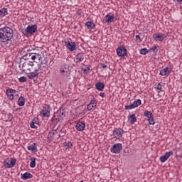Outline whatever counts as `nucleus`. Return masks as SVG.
Instances as JSON below:
<instances>
[{
	"label": "nucleus",
	"instance_id": "f257e3e1",
	"mask_svg": "<svg viewBox=\"0 0 182 182\" xmlns=\"http://www.w3.org/2000/svg\"><path fill=\"white\" fill-rule=\"evenodd\" d=\"M21 55H23L22 59H24L25 60H36V59L41 60V59H42V55L36 53H32V50L28 49L27 47L21 49Z\"/></svg>",
	"mask_w": 182,
	"mask_h": 182
},
{
	"label": "nucleus",
	"instance_id": "f03ea898",
	"mask_svg": "<svg viewBox=\"0 0 182 182\" xmlns=\"http://www.w3.org/2000/svg\"><path fill=\"white\" fill-rule=\"evenodd\" d=\"M14 38V30L9 27L5 26L0 28V42H8Z\"/></svg>",
	"mask_w": 182,
	"mask_h": 182
},
{
	"label": "nucleus",
	"instance_id": "7ed1b4c3",
	"mask_svg": "<svg viewBox=\"0 0 182 182\" xmlns=\"http://www.w3.org/2000/svg\"><path fill=\"white\" fill-rule=\"evenodd\" d=\"M65 117H66V109L62 107L54 113V115L51 119L52 125L56 126L59 122H63Z\"/></svg>",
	"mask_w": 182,
	"mask_h": 182
},
{
	"label": "nucleus",
	"instance_id": "20e7f679",
	"mask_svg": "<svg viewBox=\"0 0 182 182\" xmlns=\"http://www.w3.org/2000/svg\"><path fill=\"white\" fill-rule=\"evenodd\" d=\"M36 31H38L37 25H28L26 28L21 29V33L24 36H29V35H33Z\"/></svg>",
	"mask_w": 182,
	"mask_h": 182
},
{
	"label": "nucleus",
	"instance_id": "39448f33",
	"mask_svg": "<svg viewBox=\"0 0 182 182\" xmlns=\"http://www.w3.org/2000/svg\"><path fill=\"white\" fill-rule=\"evenodd\" d=\"M43 68L45 66H35L33 72L27 73L29 79H35V77H38L39 76V73H43Z\"/></svg>",
	"mask_w": 182,
	"mask_h": 182
},
{
	"label": "nucleus",
	"instance_id": "423d86ee",
	"mask_svg": "<svg viewBox=\"0 0 182 182\" xmlns=\"http://www.w3.org/2000/svg\"><path fill=\"white\" fill-rule=\"evenodd\" d=\"M4 167L6 168H12V167L15 166V164H16V160L15 159L12 158H7L4 161Z\"/></svg>",
	"mask_w": 182,
	"mask_h": 182
},
{
	"label": "nucleus",
	"instance_id": "0eeeda50",
	"mask_svg": "<svg viewBox=\"0 0 182 182\" xmlns=\"http://www.w3.org/2000/svg\"><path fill=\"white\" fill-rule=\"evenodd\" d=\"M64 46H66L70 52H73V50H76V49H77L76 43L69 41H64Z\"/></svg>",
	"mask_w": 182,
	"mask_h": 182
},
{
	"label": "nucleus",
	"instance_id": "6e6552de",
	"mask_svg": "<svg viewBox=\"0 0 182 182\" xmlns=\"http://www.w3.org/2000/svg\"><path fill=\"white\" fill-rule=\"evenodd\" d=\"M124 132L121 128H115L113 130L112 136L114 139H120L123 136Z\"/></svg>",
	"mask_w": 182,
	"mask_h": 182
},
{
	"label": "nucleus",
	"instance_id": "1a4fd4ad",
	"mask_svg": "<svg viewBox=\"0 0 182 182\" xmlns=\"http://www.w3.org/2000/svg\"><path fill=\"white\" fill-rule=\"evenodd\" d=\"M122 149H123V146H122V144H115L111 148V152L114 153V154H119V153L122 151Z\"/></svg>",
	"mask_w": 182,
	"mask_h": 182
},
{
	"label": "nucleus",
	"instance_id": "9d476101",
	"mask_svg": "<svg viewBox=\"0 0 182 182\" xmlns=\"http://www.w3.org/2000/svg\"><path fill=\"white\" fill-rule=\"evenodd\" d=\"M40 116L42 117H49L50 116V108L48 106L43 107L40 112Z\"/></svg>",
	"mask_w": 182,
	"mask_h": 182
},
{
	"label": "nucleus",
	"instance_id": "9b49d317",
	"mask_svg": "<svg viewBox=\"0 0 182 182\" xmlns=\"http://www.w3.org/2000/svg\"><path fill=\"white\" fill-rule=\"evenodd\" d=\"M171 156H173V151L166 152L164 155L159 158L161 163H166V161L170 159Z\"/></svg>",
	"mask_w": 182,
	"mask_h": 182
},
{
	"label": "nucleus",
	"instance_id": "f8f14e48",
	"mask_svg": "<svg viewBox=\"0 0 182 182\" xmlns=\"http://www.w3.org/2000/svg\"><path fill=\"white\" fill-rule=\"evenodd\" d=\"M117 53L118 56H126V55H127V50H126V48L120 46L119 48H117Z\"/></svg>",
	"mask_w": 182,
	"mask_h": 182
},
{
	"label": "nucleus",
	"instance_id": "ddd939ff",
	"mask_svg": "<svg viewBox=\"0 0 182 182\" xmlns=\"http://www.w3.org/2000/svg\"><path fill=\"white\" fill-rule=\"evenodd\" d=\"M68 65H64L61 67L60 72V73H63V76H65L66 77H68V76H70V71L68 68H66Z\"/></svg>",
	"mask_w": 182,
	"mask_h": 182
},
{
	"label": "nucleus",
	"instance_id": "4468645a",
	"mask_svg": "<svg viewBox=\"0 0 182 182\" xmlns=\"http://www.w3.org/2000/svg\"><path fill=\"white\" fill-rule=\"evenodd\" d=\"M15 93H16V90L12 88H9L6 91V96L10 100H14V95Z\"/></svg>",
	"mask_w": 182,
	"mask_h": 182
},
{
	"label": "nucleus",
	"instance_id": "2eb2a0df",
	"mask_svg": "<svg viewBox=\"0 0 182 182\" xmlns=\"http://www.w3.org/2000/svg\"><path fill=\"white\" fill-rule=\"evenodd\" d=\"M19 68L22 72H25V73H29L31 72V68L28 63H24L21 65H19Z\"/></svg>",
	"mask_w": 182,
	"mask_h": 182
},
{
	"label": "nucleus",
	"instance_id": "dca6fc26",
	"mask_svg": "<svg viewBox=\"0 0 182 182\" xmlns=\"http://www.w3.org/2000/svg\"><path fill=\"white\" fill-rule=\"evenodd\" d=\"M75 127L78 132H83V130H85V127H86V124L85 122H78Z\"/></svg>",
	"mask_w": 182,
	"mask_h": 182
},
{
	"label": "nucleus",
	"instance_id": "f3484780",
	"mask_svg": "<svg viewBox=\"0 0 182 182\" xmlns=\"http://www.w3.org/2000/svg\"><path fill=\"white\" fill-rule=\"evenodd\" d=\"M84 60L85 55L82 53L77 54L74 58V61L75 62V63H80L81 62H84Z\"/></svg>",
	"mask_w": 182,
	"mask_h": 182
},
{
	"label": "nucleus",
	"instance_id": "a211bd4d",
	"mask_svg": "<svg viewBox=\"0 0 182 182\" xmlns=\"http://www.w3.org/2000/svg\"><path fill=\"white\" fill-rule=\"evenodd\" d=\"M171 72V68L166 67L160 70L159 75H161V76H168Z\"/></svg>",
	"mask_w": 182,
	"mask_h": 182
},
{
	"label": "nucleus",
	"instance_id": "6ab92c4d",
	"mask_svg": "<svg viewBox=\"0 0 182 182\" xmlns=\"http://www.w3.org/2000/svg\"><path fill=\"white\" fill-rule=\"evenodd\" d=\"M153 38H154V41H159V42H163L166 37H164V35H163V34L154 33L153 35Z\"/></svg>",
	"mask_w": 182,
	"mask_h": 182
},
{
	"label": "nucleus",
	"instance_id": "aec40b11",
	"mask_svg": "<svg viewBox=\"0 0 182 182\" xmlns=\"http://www.w3.org/2000/svg\"><path fill=\"white\" fill-rule=\"evenodd\" d=\"M39 62L40 63H38V64H37V66H44V68H43V72H45V70H46V68L48 67V60L46 59V58H45L44 60H43V61H42V59H41L40 60H39Z\"/></svg>",
	"mask_w": 182,
	"mask_h": 182
},
{
	"label": "nucleus",
	"instance_id": "412c9836",
	"mask_svg": "<svg viewBox=\"0 0 182 182\" xmlns=\"http://www.w3.org/2000/svg\"><path fill=\"white\" fill-rule=\"evenodd\" d=\"M105 21L106 23H112V22H113V21H114V14H112V15H106L105 16Z\"/></svg>",
	"mask_w": 182,
	"mask_h": 182
},
{
	"label": "nucleus",
	"instance_id": "4be33fe9",
	"mask_svg": "<svg viewBox=\"0 0 182 182\" xmlns=\"http://www.w3.org/2000/svg\"><path fill=\"white\" fill-rule=\"evenodd\" d=\"M137 120V118L136 117V114H132L128 117V122L131 124H134Z\"/></svg>",
	"mask_w": 182,
	"mask_h": 182
},
{
	"label": "nucleus",
	"instance_id": "5701e85b",
	"mask_svg": "<svg viewBox=\"0 0 182 182\" xmlns=\"http://www.w3.org/2000/svg\"><path fill=\"white\" fill-rule=\"evenodd\" d=\"M28 150L32 151V153H36L38 151V147H36V143H33L27 147Z\"/></svg>",
	"mask_w": 182,
	"mask_h": 182
},
{
	"label": "nucleus",
	"instance_id": "b1692460",
	"mask_svg": "<svg viewBox=\"0 0 182 182\" xmlns=\"http://www.w3.org/2000/svg\"><path fill=\"white\" fill-rule=\"evenodd\" d=\"M95 87L99 92H102L105 89V84L103 82H98L95 84Z\"/></svg>",
	"mask_w": 182,
	"mask_h": 182
},
{
	"label": "nucleus",
	"instance_id": "393cba45",
	"mask_svg": "<svg viewBox=\"0 0 182 182\" xmlns=\"http://www.w3.org/2000/svg\"><path fill=\"white\" fill-rule=\"evenodd\" d=\"M32 177H33V176L29 172H26L23 174L21 173L22 180H28L29 178H32Z\"/></svg>",
	"mask_w": 182,
	"mask_h": 182
},
{
	"label": "nucleus",
	"instance_id": "a878e982",
	"mask_svg": "<svg viewBox=\"0 0 182 182\" xmlns=\"http://www.w3.org/2000/svg\"><path fill=\"white\" fill-rule=\"evenodd\" d=\"M25 97L21 96L18 100V105L22 107V106H25Z\"/></svg>",
	"mask_w": 182,
	"mask_h": 182
},
{
	"label": "nucleus",
	"instance_id": "bb28decb",
	"mask_svg": "<svg viewBox=\"0 0 182 182\" xmlns=\"http://www.w3.org/2000/svg\"><path fill=\"white\" fill-rule=\"evenodd\" d=\"M8 15V9L3 8L0 9V16L4 18V16Z\"/></svg>",
	"mask_w": 182,
	"mask_h": 182
},
{
	"label": "nucleus",
	"instance_id": "cd10ccee",
	"mask_svg": "<svg viewBox=\"0 0 182 182\" xmlns=\"http://www.w3.org/2000/svg\"><path fill=\"white\" fill-rule=\"evenodd\" d=\"M36 166V158L35 157L31 158V164H30L31 168H35Z\"/></svg>",
	"mask_w": 182,
	"mask_h": 182
},
{
	"label": "nucleus",
	"instance_id": "c85d7f7f",
	"mask_svg": "<svg viewBox=\"0 0 182 182\" xmlns=\"http://www.w3.org/2000/svg\"><path fill=\"white\" fill-rule=\"evenodd\" d=\"M85 26H87L88 29H94L95 25L92 21H87L85 23Z\"/></svg>",
	"mask_w": 182,
	"mask_h": 182
},
{
	"label": "nucleus",
	"instance_id": "c756f323",
	"mask_svg": "<svg viewBox=\"0 0 182 182\" xmlns=\"http://www.w3.org/2000/svg\"><path fill=\"white\" fill-rule=\"evenodd\" d=\"M144 116L147 117V119H151L153 117V114L150 111H145L144 112Z\"/></svg>",
	"mask_w": 182,
	"mask_h": 182
},
{
	"label": "nucleus",
	"instance_id": "7c9ffc66",
	"mask_svg": "<svg viewBox=\"0 0 182 182\" xmlns=\"http://www.w3.org/2000/svg\"><path fill=\"white\" fill-rule=\"evenodd\" d=\"M132 104L134 105V107H138V106H140V105H141V100H137L136 101H134Z\"/></svg>",
	"mask_w": 182,
	"mask_h": 182
},
{
	"label": "nucleus",
	"instance_id": "2f4dec72",
	"mask_svg": "<svg viewBox=\"0 0 182 182\" xmlns=\"http://www.w3.org/2000/svg\"><path fill=\"white\" fill-rule=\"evenodd\" d=\"M66 135V129H62L60 131V134H58L59 137H64Z\"/></svg>",
	"mask_w": 182,
	"mask_h": 182
},
{
	"label": "nucleus",
	"instance_id": "473e14b6",
	"mask_svg": "<svg viewBox=\"0 0 182 182\" xmlns=\"http://www.w3.org/2000/svg\"><path fill=\"white\" fill-rule=\"evenodd\" d=\"M72 146L73 144H72V142L70 141H68L64 144V147H65V149H71Z\"/></svg>",
	"mask_w": 182,
	"mask_h": 182
},
{
	"label": "nucleus",
	"instance_id": "72a5a7b5",
	"mask_svg": "<svg viewBox=\"0 0 182 182\" xmlns=\"http://www.w3.org/2000/svg\"><path fill=\"white\" fill-rule=\"evenodd\" d=\"M56 133H57L56 129H53V130H51V131L49 132L48 136H49L50 138H52V137H53V136H55V134H56Z\"/></svg>",
	"mask_w": 182,
	"mask_h": 182
},
{
	"label": "nucleus",
	"instance_id": "f704fd0d",
	"mask_svg": "<svg viewBox=\"0 0 182 182\" xmlns=\"http://www.w3.org/2000/svg\"><path fill=\"white\" fill-rule=\"evenodd\" d=\"M141 55H146V53H149V50L147 48H142L140 50Z\"/></svg>",
	"mask_w": 182,
	"mask_h": 182
},
{
	"label": "nucleus",
	"instance_id": "c9c22d12",
	"mask_svg": "<svg viewBox=\"0 0 182 182\" xmlns=\"http://www.w3.org/2000/svg\"><path fill=\"white\" fill-rule=\"evenodd\" d=\"M134 108H136V107H134L133 103L129 105L125 106L126 110H132V109H134Z\"/></svg>",
	"mask_w": 182,
	"mask_h": 182
},
{
	"label": "nucleus",
	"instance_id": "e433bc0d",
	"mask_svg": "<svg viewBox=\"0 0 182 182\" xmlns=\"http://www.w3.org/2000/svg\"><path fill=\"white\" fill-rule=\"evenodd\" d=\"M149 124H155L156 122H154V117L148 118Z\"/></svg>",
	"mask_w": 182,
	"mask_h": 182
},
{
	"label": "nucleus",
	"instance_id": "4c0bfd02",
	"mask_svg": "<svg viewBox=\"0 0 182 182\" xmlns=\"http://www.w3.org/2000/svg\"><path fill=\"white\" fill-rule=\"evenodd\" d=\"M151 51L157 53V52H159V50L157 49V46H154V47L151 48L149 49V52H151Z\"/></svg>",
	"mask_w": 182,
	"mask_h": 182
},
{
	"label": "nucleus",
	"instance_id": "58836bf2",
	"mask_svg": "<svg viewBox=\"0 0 182 182\" xmlns=\"http://www.w3.org/2000/svg\"><path fill=\"white\" fill-rule=\"evenodd\" d=\"M28 65L32 69H34L35 66H38V64L36 65L32 61H29V63H28Z\"/></svg>",
	"mask_w": 182,
	"mask_h": 182
},
{
	"label": "nucleus",
	"instance_id": "ea45409f",
	"mask_svg": "<svg viewBox=\"0 0 182 182\" xmlns=\"http://www.w3.org/2000/svg\"><path fill=\"white\" fill-rule=\"evenodd\" d=\"M18 81L21 82V83H25V82H26V77H21L18 78Z\"/></svg>",
	"mask_w": 182,
	"mask_h": 182
},
{
	"label": "nucleus",
	"instance_id": "a19ab883",
	"mask_svg": "<svg viewBox=\"0 0 182 182\" xmlns=\"http://www.w3.org/2000/svg\"><path fill=\"white\" fill-rule=\"evenodd\" d=\"M90 105H92L94 107H96V105H97V100H92Z\"/></svg>",
	"mask_w": 182,
	"mask_h": 182
},
{
	"label": "nucleus",
	"instance_id": "79ce46f5",
	"mask_svg": "<svg viewBox=\"0 0 182 182\" xmlns=\"http://www.w3.org/2000/svg\"><path fill=\"white\" fill-rule=\"evenodd\" d=\"M93 107H95L92 106V104H89V105L87 106V110H92V109H93Z\"/></svg>",
	"mask_w": 182,
	"mask_h": 182
},
{
	"label": "nucleus",
	"instance_id": "37998d69",
	"mask_svg": "<svg viewBox=\"0 0 182 182\" xmlns=\"http://www.w3.org/2000/svg\"><path fill=\"white\" fill-rule=\"evenodd\" d=\"M30 127H31V129H36V125H35V122H31L30 124Z\"/></svg>",
	"mask_w": 182,
	"mask_h": 182
},
{
	"label": "nucleus",
	"instance_id": "c03bdc74",
	"mask_svg": "<svg viewBox=\"0 0 182 182\" xmlns=\"http://www.w3.org/2000/svg\"><path fill=\"white\" fill-rule=\"evenodd\" d=\"M156 89H158L159 90H161V84L159 83L156 86Z\"/></svg>",
	"mask_w": 182,
	"mask_h": 182
},
{
	"label": "nucleus",
	"instance_id": "a18cd8bd",
	"mask_svg": "<svg viewBox=\"0 0 182 182\" xmlns=\"http://www.w3.org/2000/svg\"><path fill=\"white\" fill-rule=\"evenodd\" d=\"M136 41H139V42H141V39L140 38V36L136 35Z\"/></svg>",
	"mask_w": 182,
	"mask_h": 182
},
{
	"label": "nucleus",
	"instance_id": "49530a36",
	"mask_svg": "<svg viewBox=\"0 0 182 182\" xmlns=\"http://www.w3.org/2000/svg\"><path fill=\"white\" fill-rule=\"evenodd\" d=\"M101 66H102V68L103 69H106V68H107V65H106V64H105V63H102V64H101Z\"/></svg>",
	"mask_w": 182,
	"mask_h": 182
},
{
	"label": "nucleus",
	"instance_id": "de8ad7c7",
	"mask_svg": "<svg viewBox=\"0 0 182 182\" xmlns=\"http://www.w3.org/2000/svg\"><path fill=\"white\" fill-rule=\"evenodd\" d=\"M100 96H101V97H105V96H106V94L105 92H100Z\"/></svg>",
	"mask_w": 182,
	"mask_h": 182
},
{
	"label": "nucleus",
	"instance_id": "09e8293b",
	"mask_svg": "<svg viewBox=\"0 0 182 182\" xmlns=\"http://www.w3.org/2000/svg\"><path fill=\"white\" fill-rule=\"evenodd\" d=\"M177 1V2H178L179 4H181V2H182V0H176Z\"/></svg>",
	"mask_w": 182,
	"mask_h": 182
},
{
	"label": "nucleus",
	"instance_id": "8fccbe9b",
	"mask_svg": "<svg viewBox=\"0 0 182 182\" xmlns=\"http://www.w3.org/2000/svg\"><path fill=\"white\" fill-rule=\"evenodd\" d=\"M9 118L11 119V120H12V114H9Z\"/></svg>",
	"mask_w": 182,
	"mask_h": 182
},
{
	"label": "nucleus",
	"instance_id": "3c124183",
	"mask_svg": "<svg viewBox=\"0 0 182 182\" xmlns=\"http://www.w3.org/2000/svg\"><path fill=\"white\" fill-rule=\"evenodd\" d=\"M87 70H91L90 68L87 67Z\"/></svg>",
	"mask_w": 182,
	"mask_h": 182
},
{
	"label": "nucleus",
	"instance_id": "603ef678",
	"mask_svg": "<svg viewBox=\"0 0 182 182\" xmlns=\"http://www.w3.org/2000/svg\"><path fill=\"white\" fill-rule=\"evenodd\" d=\"M127 153H129V150H127Z\"/></svg>",
	"mask_w": 182,
	"mask_h": 182
},
{
	"label": "nucleus",
	"instance_id": "864d4df0",
	"mask_svg": "<svg viewBox=\"0 0 182 182\" xmlns=\"http://www.w3.org/2000/svg\"><path fill=\"white\" fill-rule=\"evenodd\" d=\"M124 156H127V154H124Z\"/></svg>",
	"mask_w": 182,
	"mask_h": 182
}]
</instances>
